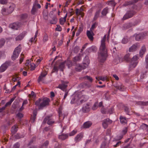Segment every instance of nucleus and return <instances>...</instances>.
<instances>
[{"label": "nucleus", "mask_w": 148, "mask_h": 148, "mask_svg": "<svg viewBox=\"0 0 148 148\" xmlns=\"http://www.w3.org/2000/svg\"><path fill=\"white\" fill-rule=\"evenodd\" d=\"M106 36L105 35L101 40V45L98 54V58L100 62H103L106 60L107 57V49L106 46Z\"/></svg>", "instance_id": "obj_1"}, {"label": "nucleus", "mask_w": 148, "mask_h": 148, "mask_svg": "<svg viewBox=\"0 0 148 148\" xmlns=\"http://www.w3.org/2000/svg\"><path fill=\"white\" fill-rule=\"evenodd\" d=\"M50 100L48 98H44L42 100L39 99L35 102V104L38 107L39 109H42L43 108L49 105Z\"/></svg>", "instance_id": "obj_2"}, {"label": "nucleus", "mask_w": 148, "mask_h": 148, "mask_svg": "<svg viewBox=\"0 0 148 148\" xmlns=\"http://www.w3.org/2000/svg\"><path fill=\"white\" fill-rule=\"evenodd\" d=\"M84 60H86L85 63H84V65L82 66L80 65L79 64H76L75 67V70L77 71H79L85 69L87 66H88V64L89 63L90 61L88 59V57L87 56H86L84 58Z\"/></svg>", "instance_id": "obj_3"}, {"label": "nucleus", "mask_w": 148, "mask_h": 148, "mask_svg": "<svg viewBox=\"0 0 148 148\" xmlns=\"http://www.w3.org/2000/svg\"><path fill=\"white\" fill-rule=\"evenodd\" d=\"M21 49V45H19L15 48L13 51L11 58L13 60H14L18 56Z\"/></svg>", "instance_id": "obj_4"}, {"label": "nucleus", "mask_w": 148, "mask_h": 148, "mask_svg": "<svg viewBox=\"0 0 148 148\" xmlns=\"http://www.w3.org/2000/svg\"><path fill=\"white\" fill-rule=\"evenodd\" d=\"M136 12L133 10L128 11L122 18L123 20H125L132 17L135 14Z\"/></svg>", "instance_id": "obj_5"}, {"label": "nucleus", "mask_w": 148, "mask_h": 148, "mask_svg": "<svg viewBox=\"0 0 148 148\" xmlns=\"http://www.w3.org/2000/svg\"><path fill=\"white\" fill-rule=\"evenodd\" d=\"M20 27V23L19 22L14 23L9 25V27L12 29L17 30Z\"/></svg>", "instance_id": "obj_6"}, {"label": "nucleus", "mask_w": 148, "mask_h": 148, "mask_svg": "<svg viewBox=\"0 0 148 148\" xmlns=\"http://www.w3.org/2000/svg\"><path fill=\"white\" fill-rule=\"evenodd\" d=\"M112 121L109 119H107L103 121L102 125L105 129L107 128L109 124L112 123Z\"/></svg>", "instance_id": "obj_7"}, {"label": "nucleus", "mask_w": 148, "mask_h": 148, "mask_svg": "<svg viewBox=\"0 0 148 148\" xmlns=\"http://www.w3.org/2000/svg\"><path fill=\"white\" fill-rule=\"evenodd\" d=\"M140 46L137 43L133 45L129 49V51L130 52H133L136 51L137 48H139Z\"/></svg>", "instance_id": "obj_8"}, {"label": "nucleus", "mask_w": 148, "mask_h": 148, "mask_svg": "<svg viewBox=\"0 0 148 148\" xmlns=\"http://www.w3.org/2000/svg\"><path fill=\"white\" fill-rule=\"evenodd\" d=\"M87 100L86 99L84 98L83 96L81 97L79 96L77 102L76 104L77 105H79L82 103L86 101Z\"/></svg>", "instance_id": "obj_9"}, {"label": "nucleus", "mask_w": 148, "mask_h": 148, "mask_svg": "<svg viewBox=\"0 0 148 148\" xmlns=\"http://www.w3.org/2000/svg\"><path fill=\"white\" fill-rule=\"evenodd\" d=\"M27 32L25 31L21 33L18 36L15 38L16 41H19L22 40L25 36Z\"/></svg>", "instance_id": "obj_10"}, {"label": "nucleus", "mask_w": 148, "mask_h": 148, "mask_svg": "<svg viewBox=\"0 0 148 148\" xmlns=\"http://www.w3.org/2000/svg\"><path fill=\"white\" fill-rule=\"evenodd\" d=\"M86 34L88 38L91 41H92L93 39V36L94 35V34L92 31H89L88 30L87 31Z\"/></svg>", "instance_id": "obj_11"}, {"label": "nucleus", "mask_w": 148, "mask_h": 148, "mask_svg": "<svg viewBox=\"0 0 148 148\" xmlns=\"http://www.w3.org/2000/svg\"><path fill=\"white\" fill-rule=\"evenodd\" d=\"M9 65L8 63H5L3 64L0 67V72H2L5 71Z\"/></svg>", "instance_id": "obj_12"}, {"label": "nucleus", "mask_w": 148, "mask_h": 148, "mask_svg": "<svg viewBox=\"0 0 148 148\" xmlns=\"http://www.w3.org/2000/svg\"><path fill=\"white\" fill-rule=\"evenodd\" d=\"M133 27L132 23H127L124 24L123 27V29L124 30Z\"/></svg>", "instance_id": "obj_13"}, {"label": "nucleus", "mask_w": 148, "mask_h": 148, "mask_svg": "<svg viewBox=\"0 0 148 148\" xmlns=\"http://www.w3.org/2000/svg\"><path fill=\"white\" fill-rule=\"evenodd\" d=\"M138 1V0H130L129 1H126L123 4L124 6H127L136 3Z\"/></svg>", "instance_id": "obj_14"}, {"label": "nucleus", "mask_w": 148, "mask_h": 148, "mask_svg": "<svg viewBox=\"0 0 148 148\" xmlns=\"http://www.w3.org/2000/svg\"><path fill=\"white\" fill-rule=\"evenodd\" d=\"M90 105L88 103H87L86 105L83 107L82 108V110L83 112L86 113L88 112L90 110L89 106Z\"/></svg>", "instance_id": "obj_15"}, {"label": "nucleus", "mask_w": 148, "mask_h": 148, "mask_svg": "<svg viewBox=\"0 0 148 148\" xmlns=\"http://www.w3.org/2000/svg\"><path fill=\"white\" fill-rule=\"evenodd\" d=\"M79 96L78 95L76 94L73 97L71 101V103H77V102Z\"/></svg>", "instance_id": "obj_16"}, {"label": "nucleus", "mask_w": 148, "mask_h": 148, "mask_svg": "<svg viewBox=\"0 0 148 148\" xmlns=\"http://www.w3.org/2000/svg\"><path fill=\"white\" fill-rule=\"evenodd\" d=\"M145 36V35L143 33H140L136 35L135 39L136 40L138 41L140 40L143 39Z\"/></svg>", "instance_id": "obj_17"}, {"label": "nucleus", "mask_w": 148, "mask_h": 148, "mask_svg": "<svg viewBox=\"0 0 148 148\" xmlns=\"http://www.w3.org/2000/svg\"><path fill=\"white\" fill-rule=\"evenodd\" d=\"M47 74V73L46 71L44 73L42 72L41 73L40 75L39 76L38 81V83L41 81H42V78L45 77Z\"/></svg>", "instance_id": "obj_18"}, {"label": "nucleus", "mask_w": 148, "mask_h": 148, "mask_svg": "<svg viewBox=\"0 0 148 148\" xmlns=\"http://www.w3.org/2000/svg\"><path fill=\"white\" fill-rule=\"evenodd\" d=\"M92 125V123L91 122L88 121L84 123L82 127L84 128H87L90 127Z\"/></svg>", "instance_id": "obj_19"}, {"label": "nucleus", "mask_w": 148, "mask_h": 148, "mask_svg": "<svg viewBox=\"0 0 148 148\" xmlns=\"http://www.w3.org/2000/svg\"><path fill=\"white\" fill-rule=\"evenodd\" d=\"M83 137V134L82 133H79L77 135L75 138V140L76 142H78Z\"/></svg>", "instance_id": "obj_20"}, {"label": "nucleus", "mask_w": 148, "mask_h": 148, "mask_svg": "<svg viewBox=\"0 0 148 148\" xmlns=\"http://www.w3.org/2000/svg\"><path fill=\"white\" fill-rule=\"evenodd\" d=\"M61 82L62 84L59 85L57 88H60L63 90H64L67 87V85L64 84V81H62Z\"/></svg>", "instance_id": "obj_21"}, {"label": "nucleus", "mask_w": 148, "mask_h": 148, "mask_svg": "<svg viewBox=\"0 0 148 148\" xmlns=\"http://www.w3.org/2000/svg\"><path fill=\"white\" fill-rule=\"evenodd\" d=\"M10 12H8L7 9L5 8H3L1 10L2 14L3 15H6L10 14Z\"/></svg>", "instance_id": "obj_22"}, {"label": "nucleus", "mask_w": 148, "mask_h": 148, "mask_svg": "<svg viewBox=\"0 0 148 148\" xmlns=\"http://www.w3.org/2000/svg\"><path fill=\"white\" fill-rule=\"evenodd\" d=\"M119 119L121 123L124 124L127 123V121L125 117L121 116Z\"/></svg>", "instance_id": "obj_23"}, {"label": "nucleus", "mask_w": 148, "mask_h": 148, "mask_svg": "<svg viewBox=\"0 0 148 148\" xmlns=\"http://www.w3.org/2000/svg\"><path fill=\"white\" fill-rule=\"evenodd\" d=\"M146 51V48L145 46H143L141 49L140 51V55L141 57H142L145 53Z\"/></svg>", "instance_id": "obj_24"}, {"label": "nucleus", "mask_w": 148, "mask_h": 148, "mask_svg": "<svg viewBox=\"0 0 148 148\" xmlns=\"http://www.w3.org/2000/svg\"><path fill=\"white\" fill-rule=\"evenodd\" d=\"M68 137V135L67 134H62L59 136V138L61 140H64L67 138Z\"/></svg>", "instance_id": "obj_25"}, {"label": "nucleus", "mask_w": 148, "mask_h": 148, "mask_svg": "<svg viewBox=\"0 0 148 148\" xmlns=\"http://www.w3.org/2000/svg\"><path fill=\"white\" fill-rule=\"evenodd\" d=\"M65 63L66 62L64 61L61 63L60 64L58 68L61 71H63V69L65 67Z\"/></svg>", "instance_id": "obj_26"}, {"label": "nucleus", "mask_w": 148, "mask_h": 148, "mask_svg": "<svg viewBox=\"0 0 148 148\" xmlns=\"http://www.w3.org/2000/svg\"><path fill=\"white\" fill-rule=\"evenodd\" d=\"M49 144V141L46 140L40 147V148H47Z\"/></svg>", "instance_id": "obj_27"}, {"label": "nucleus", "mask_w": 148, "mask_h": 148, "mask_svg": "<svg viewBox=\"0 0 148 148\" xmlns=\"http://www.w3.org/2000/svg\"><path fill=\"white\" fill-rule=\"evenodd\" d=\"M108 8L106 7L104 8L101 12L102 15L103 16H106L108 12Z\"/></svg>", "instance_id": "obj_28"}, {"label": "nucleus", "mask_w": 148, "mask_h": 148, "mask_svg": "<svg viewBox=\"0 0 148 148\" xmlns=\"http://www.w3.org/2000/svg\"><path fill=\"white\" fill-rule=\"evenodd\" d=\"M130 54L128 53L127 54L124 56V59L126 61H131V58L130 57Z\"/></svg>", "instance_id": "obj_29"}, {"label": "nucleus", "mask_w": 148, "mask_h": 148, "mask_svg": "<svg viewBox=\"0 0 148 148\" xmlns=\"http://www.w3.org/2000/svg\"><path fill=\"white\" fill-rule=\"evenodd\" d=\"M115 88L121 91H123L124 90V86L122 85H118L115 86Z\"/></svg>", "instance_id": "obj_30"}, {"label": "nucleus", "mask_w": 148, "mask_h": 148, "mask_svg": "<svg viewBox=\"0 0 148 148\" xmlns=\"http://www.w3.org/2000/svg\"><path fill=\"white\" fill-rule=\"evenodd\" d=\"M18 127L16 126H13L12 128L11 131L12 133L15 134L17 131Z\"/></svg>", "instance_id": "obj_31"}, {"label": "nucleus", "mask_w": 148, "mask_h": 148, "mask_svg": "<svg viewBox=\"0 0 148 148\" xmlns=\"http://www.w3.org/2000/svg\"><path fill=\"white\" fill-rule=\"evenodd\" d=\"M38 1L37 0H35L33 4V6L35 7H37L38 8H41L40 5L38 3Z\"/></svg>", "instance_id": "obj_32"}, {"label": "nucleus", "mask_w": 148, "mask_h": 148, "mask_svg": "<svg viewBox=\"0 0 148 148\" xmlns=\"http://www.w3.org/2000/svg\"><path fill=\"white\" fill-rule=\"evenodd\" d=\"M36 114L37 112H34L33 116L31 118V121L33 123L35 121L36 118Z\"/></svg>", "instance_id": "obj_33"}, {"label": "nucleus", "mask_w": 148, "mask_h": 148, "mask_svg": "<svg viewBox=\"0 0 148 148\" xmlns=\"http://www.w3.org/2000/svg\"><path fill=\"white\" fill-rule=\"evenodd\" d=\"M57 19L56 17H54L52 18V20L50 21V23L51 24H55L56 23Z\"/></svg>", "instance_id": "obj_34"}, {"label": "nucleus", "mask_w": 148, "mask_h": 148, "mask_svg": "<svg viewBox=\"0 0 148 148\" xmlns=\"http://www.w3.org/2000/svg\"><path fill=\"white\" fill-rule=\"evenodd\" d=\"M83 78L85 79L88 80L90 82H92V81L93 79L92 78L89 76H86L83 77Z\"/></svg>", "instance_id": "obj_35"}, {"label": "nucleus", "mask_w": 148, "mask_h": 148, "mask_svg": "<svg viewBox=\"0 0 148 148\" xmlns=\"http://www.w3.org/2000/svg\"><path fill=\"white\" fill-rule=\"evenodd\" d=\"M48 39V36L47 34H45L43 38V40L44 42L47 41Z\"/></svg>", "instance_id": "obj_36"}, {"label": "nucleus", "mask_w": 148, "mask_h": 148, "mask_svg": "<svg viewBox=\"0 0 148 148\" xmlns=\"http://www.w3.org/2000/svg\"><path fill=\"white\" fill-rule=\"evenodd\" d=\"M141 127L143 129H144L147 131L148 130V125L145 124L143 123L141 125Z\"/></svg>", "instance_id": "obj_37"}, {"label": "nucleus", "mask_w": 148, "mask_h": 148, "mask_svg": "<svg viewBox=\"0 0 148 148\" xmlns=\"http://www.w3.org/2000/svg\"><path fill=\"white\" fill-rule=\"evenodd\" d=\"M37 11V9L36 8V7L33 6L32 8L31 11V13L33 14H34Z\"/></svg>", "instance_id": "obj_38"}, {"label": "nucleus", "mask_w": 148, "mask_h": 148, "mask_svg": "<svg viewBox=\"0 0 148 148\" xmlns=\"http://www.w3.org/2000/svg\"><path fill=\"white\" fill-rule=\"evenodd\" d=\"M54 123V122L53 120L51 119L50 117H49V119H48V120L47 122V124L49 125H51L53 124Z\"/></svg>", "instance_id": "obj_39"}, {"label": "nucleus", "mask_w": 148, "mask_h": 148, "mask_svg": "<svg viewBox=\"0 0 148 148\" xmlns=\"http://www.w3.org/2000/svg\"><path fill=\"white\" fill-rule=\"evenodd\" d=\"M98 102H96L94 104L92 107V109L93 110H95L98 107Z\"/></svg>", "instance_id": "obj_40"}, {"label": "nucleus", "mask_w": 148, "mask_h": 148, "mask_svg": "<svg viewBox=\"0 0 148 148\" xmlns=\"http://www.w3.org/2000/svg\"><path fill=\"white\" fill-rule=\"evenodd\" d=\"M5 42L4 39L2 38L0 40V48L3 46Z\"/></svg>", "instance_id": "obj_41"}, {"label": "nucleus", "mask_w": 148, "mask_h": 148, "mask_svg": "<svg viewBox=\"0 0 148 148\" xmlns=\"http://www.w3.org/2000/svg\"><path fill=\"white\" fill-rule=\"evenodd\" d=\"M77 132V131L76 130H73L71 132L69 133V135L70 136H72L75 134Z\"/></svg>", "instance_id": "obj_42"}, {"label": "nucleus", "mask_w": 148, "mask_h": 148, "mask_svg": "<svg viewBox=\"0 0 148 148\" xmlns=\"http://www.w3.org/2000/svg\"><path fill=\"white\" fill-rule=\"evenodd\" d=\"M124 108L125 111L127 112V114H129L130 112V109L129 108L125 106H124Z\"/></svg>", "instance_id": "obj_43"}, {"label": "nucleus", "mask_w": 148, "mask_h": 148, "mask_svg": "<svg viewBox=\"0 0 148 148\" xmlns=\"http://www.w3.org/2000/svg\"><path fill=\"white\" fill-rule=\"evenodd\" d=\"M80 60V58L79 56H76L73 59V61L74 62H76Z\"/></svg>", "instance_id": "obj_44"}, {"label": "nucleus", "mask_w": 148, "mask_h": 148, "mask_svg": "<svg viewBox=\"0 0 148 148\" xmlns=\"http://www.w3.org/2000/svg\"><path fill=\"white\" fill-rule=\"evenodd\" d=\"M7 9L8 12L11 11L10 14L14 10L13 7L11 6H10Z\"/></svg>", "instance_id": "obj_45"}, {"label": "nucleus", "mask_w": 148, "mask_h": 148, "mask_svg": "<svg viewBox=\"0 0 148 148\" xmlns=\"http://www.w3.org/2000/svg\"><path fill=\"white\" fill-rule=\"evenodd\" d=\"M29 97L34 98L35 97L36 95H35L34 92L33 91H32L31 92V94L29 95Z\"/></svg>", "instance_id": "obj_46"}, {"label": "nucleus", "mask_w": 148, "mask_h": 148, "mask_svg": "<svg viewBox=\"0 0 148 148\" xmlns=\"http://www.w3.org/2000/svg\"><path fill=\"white\" fill-rule=\"evenodd\" d=\"M15 138L16 139H18L23 137V136L22 135H20L19 134H17L15 136Z\"/></svg>", "instance_id": "obj_47"}, {"label": "nucleus", "mask_w": 148, "mask_h": 148, "mask_svg": "<svg viewBox=\"0 0 148 148\" xmlns=\"http://www.w3.org/2000/svg\"><path fill=\"white\" fill-rule=\"evenodd\" d=\"M27 16V15L26 14H23L21 15V18L22 19H24L26 18Z\"/></svg>", "instance_id": "obj_48"}, {"label": "nucleus", "mask_w": 148, "mask_h": 148, "mask_svg": "<svg viewBox=\"0 0 148 148\" xmlns=\"http://www.w3.org/2000/svg\"><path fill=\"white\" fill-rule=\"evenodd\" d=\"M128 41L127 38H124L122 40V42L123 44H126L128 42Z\"/></svg>", "instance_id": "obj_49"}, {"label": "nucleus", "mask_w": 148, "mask_h": 148, "mask_svg": "<svg viewBox=\"0 0 148 148\" xmlns=\"http://www.w3.org/2000/svg\"><path fill=\"white\" fill-rule=\"evenodd\" d=\"M138 59V57L137 56H134L131 59V61L132 62L133 61H135L137 60Z\"/></svg>", "instance_id": "obj_50"}, {"label": "nucleus", "mask_w": 148, "mask_h": 148, "mask_svg": "<svg viewBox=\"0 0 148 148\" xmlns=\"http://www.w3.org/2000/svg\"><path fill=\"white\" fill-rule=\"evenodd\" d=\"M60 24L63 25L64 24L65 22V20L63 18H60Z\"/></svg>", "instance_id": "obj_51"}, {"label": "nucleus", "mask_w": 148, "mask_h": 148, "mask_svg": "<svg viewBox=\"0 0 148 148\" xmlns=\"http://www.w3.org/2000/svg\"><path fill=\"white\" fill-rule=\"evenodd\" d=\"M38 34V31H37L36 33V34H35V37H34V39H33V38H31V39H30V41L31 42H32L33 41H34L35 40V38L37 36Z\"/></svg>", "instance_id": "obj_52"}, {"label": "nucleus", "mask_w": 148, "mask_h": 148, "mask_svg": "<svg viewBox=\"0 0 148 148\" xmlns=\"http://www.w3.org/2000/svg\"><path fill=\"white\" fill-rule=\"evenodd\" d=\"M145 61L146 62V69L148 68V55H147L145 58Z\"/></svg>", "instance_id": "obj_53"}, {"label": "nucleus", "mask_w": 148, "mask_h": 148, "mask_svg": "<svg viewBox=\"0 0 148 148\" xmlns=\"http://www.w3.org/2000/svg\"><path fill=\"white\" fill-rule=\"evenodd\" d=\"M36 137H34L30 141V142L28 144L29 145H31L33 142L35 140Z\"/></svg>", "instance_id": "obj_54"}, {"label": "nucleus", "mask_w": 148, "mask_h": 148, "mask_svg": "<svg viewBox=\"0 0 148 148\" xmlns=\"http://www.w3.org/2000/svg\"><path fill=\"white\" fill-rule=\"evenodd\" d=\"M56 29V31H61L62 30V28L60 25H57Z\"/></svg>", "instance_id": "obj_55"}, {"label": "nucleus", "mask_w": 148, "mask_h": 148, "mask_svg": "<svg viewBox=\"0 0 148 148\" xmlns=\"http://www.w3.org/2000/svg\"><path fill=\"white\" fill-rule=\"evenodd\" d=\"M100 13V11H97L95 14V18H97L99 16Z\"/></svg>", "instance_id": "obj_56"}, {"label": "nucleus", "mask_w": 148, "mask_h": 148, "mask_svg": "<svg viewBox=\"0 0 148 148\" xmlns=\"http://www.w3.org/2000/svg\"><path fill=\"white\" fill-rule=\"evenodd\" d=\"M19 118H21L23 117V114L20 113H18L16 115Z\"/></svg>", "instance_id": "obj_57"}, {"label": "nucleus", "mask_w": 148, "mask_h": 148, "mask_svg": "<svg viewBox=\"0 0 148 148\" xmlns=\"http://www.w3.org/2000/svg\"><path fill=\"white\" fill-rule=\"evenodd\" d=\"M21 57L20 58V63L21 64L22 63L23 60L24 56L23 54H21Z\"/></svg>", "instance_id": "obj_58"}, {"label": "nucleus", "mask_w": 148, "mask_h": 148, "mask_svg": "<svg viewBox=\"0 0 148 148\" xmlns=\"http://www.w3.org/2000/svg\"><path fill=\"white\" fill-rule=\"evenodd\" d=\"M106 143L105 142H103L101 144V148H107L106 147Z\"/></svg>", "instance_id": "obj_59"}, {"label": "nucleus", "mask_w": 148, "mask_h": 148, "mask_svg": "<svg viewBox=\"0 0 148 148\" xmlns=\"http://www.w3.org/2000/svg\"><path fill=\"white\" fill-rule=\"evenodd\" d=\"M113 111H114L113 108H111L108 110V113H109L110 114H112L113 112Z\"/></svg>", "instance_id": "obj_60"}, {"label": "nucleus", "mask_w": 148, "mask_h": 148, "mask_svg": "<svg viewBox=\"0 0 148 148\" xmlns=\"http://www.w3.org/2000/svg\"><path fill=\"white\" fill-rule=\"evenodd\" d=\"M7 2V0H0V3L4 4Z\"/></svg>", "instance_id": "obj_61"}, {"label": "nucleus", "mask_w": 148, "mask_h": 148, "mask_svg": "<svg viewBox=\"0 0 148 148\" xmlns=\"http://www.w3.org/2000/svg\"><path fill=\"white\" fill-rule=\"evenodd\" d=\"M79 48L78 47H76L74 49V51L75 52L77 53L79 51Z\"/></svg>", "instance_id": "obj_62"}, {"label": "nucleus", "mask_w": 148, "mask_h": 148, "mask_svg": "<svg viewBox=\"0 0 148 148\" xmlns=\"http://www.w3.org/2000/svg\"><path fill=\"white\" fill-rule=\"evenodd\" d=\"M101 112L103 114H106V111L105 109L103 108H102L101 109Z\"/></svg>", "instance_id": "obj_63"}, {"label": "nucleus", "mask_w": 148, "mask_h": 148, "mask_svg": "<svg viewBox=\"0 0 148 148\" xmlns=\"http://www.w3.org/2000/svg\"><path fill=\"white\" fill-rule=\"evenodd\" d=\"M20 144L18 143H16L14 145V148H19Z\"/></svg>", "instance_id": "obj_64"}]
</instances>
